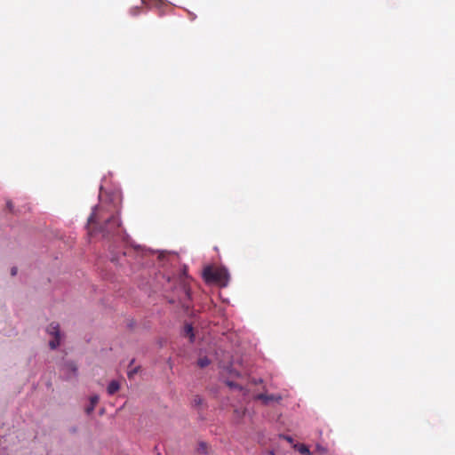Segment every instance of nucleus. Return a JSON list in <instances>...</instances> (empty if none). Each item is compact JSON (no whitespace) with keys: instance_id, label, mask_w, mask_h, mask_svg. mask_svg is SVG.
I'll list each match as a JSON object with an SVG mask.
<instances>
[{"instance_id":"7ed1b4c3","label":"nucleus","mask_w":455,"mask_h":455,"mask_svg":"<svg viewBox=\"0 0 455 455\" xmlns=\"http://www.w3.org/2000/svg\"><path fill=\"white\" fill-rule=\"evenodd\" d=\"M46 331L48 332V334L53 336V339L52 340H50V342H49L50 347L52 349L57 348L60 346V339H61L60 324L55 322L51 323L48 325Z\"/></svg>"},{"instance_id":"4468645a","label":"nucleus","mask_w":455,"mask_h":455,"mask_svg":"<svg viewBox=\"0 0 455 455\" xmlns=\"http://www.w3.org/2000/svg\"><path fill=\"white\" fill-rule=\"evenodd\" d=\"M68 366L71 368L72 371H76V368L73 363H69Z\"/></svg>"},{"instance_id":"9b49d317","label":"nucleus","mask_w":455,"mask_h":455,"mask_svg":"<svg viewBox=\"0 0 455 455\" xmlns=\"http://www.w3.org/2000/svg\"><path fill=\"white\" fill-rule=\"evenodd\" d=\"M138 370H139V368H138V367H135L134 369L130 370V371H128V377H129V379H132V378L133 377V375H134V374H136V373L138 372Z\"/></svg>"},{"instance_id":"9d476101","label":"nucleus","mask_w":455,"mask_h":455,"mask_svg":"<svg viewBox=\"0 0 455 455\" xmlns=\"http://www.w3.org/2000/svg\"><path fill=\"white\" fill-rule=\"evenodd\" d=\"M202 402H203V399L199 396V395H196L194 398H193V404L195 406H199L202 404Z\"/></svg>"},{"instance_id":"423d86ee","label":"nucleus","mask_w":455,"mask_h":455,"mask_svg":"<svg viewBox=\"0 0 455 455\" xmlns=\"http://www.w3.org/2000/svg\"><path fill=\"white\" fill-rule=\"evenodd\" d=\"M183 334H184L185 337H188L189 338L190 342L194 341V338H195L194 329H193V326L191 324H186L185 325L184 330H183Z\"/></svg>"},{"instance_id":"6e6552de","label":"nucleus","mask_w":455,"mask_h":455,"mask_svg":"<svg viewBox=\"0 0 455 455\" xmlns=\"http://www.w3.org/2000/svg\"><path fill=\"white\" fill-rule=\"evenodd\" d=\"M210 363H211V361H210L206 356L201 357V358H199V359H198V361H197V365H198L200 368H205V367H207Z\"/></svg>"},{"instance_id":"dca6fc26","label":"nucleus","mask_w":455,"mask_h":455,"mask_svg":"<svg viewBox=\"0 0 455 455\" xmlns=\"http://www.w3.org/2000/svg\"><path fill=\"white\" fill-rule=\"evenodd\" d=\"M157 455H160V454H157Z\"/></svg>"},{"instance_id":"ddd939ff","label":"nucleus","mask_w":455,"mask_h":455,"mask_svg":"<svg viewBox=\"0 0 455 455\" xmlns=\"http://www.w3.org/2000/svg\"><path fill=\"white\" fill-rule=\"evenodd\" d=\"M11 274H12V275H15L17 274V267H12Z\"/></svg>"},{"instance_id":"1a4fd4ad","label":"nucleus","mask_w":455,"mask_h":455,"mask_svg":"<svg viewBox=\"0 0 455 455\" xmlns=\"http://www.w3.org/2000/svg\"><path fill=\"white\" fill-rule=\"evenodd\" d=\"M298 451L299 453L303 454V455H308L310 454V451H309V449L307 446H306L305 444H300L298 448Z\"/></svg>"},{"instance_id":"0eeeda50","label":"nucleus","mask_w":455,"mask_h":455,"mask_svg":"<svg viewBox=\"0 0 455 455\" xmlns=\"http://www.w3.org/2000/svg\"><path fill=\"white\" fill-rule=\"evenodd\" d=\"M119 388H120V385H119L118 381L112 380L108 384L107 391H108V395H112L115 393H116L119 390Z\"/></svg>"},{"instance_id":"f8f14e48","label":"nucleus","mask_w":455,"mask_h":455,"mask_svg":"<svg viewBox=\"0 0 455 455\" xmlns=\"http://www.w3.org/2000/svg\"><path fill=\"white\" fill-rule=\"evenodd\" d=\"M206 448H207V446H206V443H201L199 444V450H200V451H204V452H206Z\"/></svg>"},{"instance_id":"2eb2a0df","label":"nucleus","mask_w":455,"mask_h":455,"mask_svg":"<svg viewBox=\"0 0 455 455\" xmlns=\"http://www.w3.org/2000/svg\"><path fill=\"white\" fill-rule=\"evenodd\" d=\"M7 207L9 208V210H10V211H12V203H11V202H8V203H7Z\"/></svg>"},{"instance_id":"f03ea898","label":"nucleus","mask_w":455,"mask_h":455,"mask_svg":"<svg viewBox=\"0 0 455 455\" xmlns=\"http://www.w3.org/2000/svg\"><path fill=\"white\" fill-rule=\"evenodd\" d=\"M203 275L207 282H215L221 286H227L229 279V274L224 267H206Z\"/></svg>"},{"instance_id":"20e7f679","label":"nucleus","mask_w":455,"mask_h":455,"mask_svg":"<svg viewBox=\"0 0 455 455\" xmlns=\"http://www.w3.org/2000/svg\"><path fill=\"white\" fill-rule=\"evenodd\" d=\"M257 399L261 400L265 404H267L270 402H279L282 399V396L279 395L259 394L257 395Z\"/></svg>"},{"instance_id":"f257e3e1","label":"nucleus","mask_w":455,"mask_h":455,"mask_svg":"<svg viewBox=\"0 0 455 455\" xmlns=\"http://www.w3.org/2000/svg\"><path fill=\"white\" fill-rule=\"evenodd\" d=\"M118 197L116 196L111 203L105 204L102 201L93 208L87 222L89 235L101 234L103 237L121 235L119 220Z\"/></svg>"},{"instance_id":"39448f33","label":"nucleus","mask_w":455,"mask_h":455,"mask_svg":"<svg viewBox=\"0 0 455 455\" xmlns=\"http://www.w3.org/2000/svg\"><path fill=\"white\" fill-rule=\"evenodd\" d=\"M99 396L98 395H92L90 398V405L85 409V411L87 414H91L96 406V404L99 402Z\"/></svg>"}]
</instances>
